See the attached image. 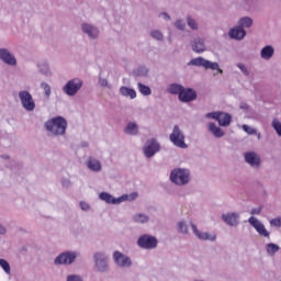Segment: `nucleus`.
Segmentation results:
<instances>
[{"label": "nucleus", "instance_id": "obj_22", "mask_svg": "<svg viewBox=\"0 0 281 281\" xmlns=\"http://www.w3.org/2000/svg\"><path fill=\"white\" fill-rule=\"evenodd\" d=\"M228 35L231 38H234L235 41H243V38L247 36V32L245 31V29L240 26H235L229 30Z\"/></svg>", "mask_w": 281, "mask_h": 281}, {"label": "nucleus", "instance_id": "obj_14", "mask_svg": "<svg viewBox=\"0 0 281 281\" xmlns=\"http://www.w3.org/2000/svg\"><path fill=\"white\" fill-rule=\"evenodd\" d=\"M81 32L88 36L90 41H98V38H100V29L89 22L81 24Z\"/></svg>", "mask_w": 281, "mask_h": 281}, {"label": "nucleus", "instance_id": "obj_24", "mask_svg": "<svg viewBox=\"0 0 281 281\" xmlns=\"http://www.w3.org/2000/svg\"><path fill=\"white\" fill-rule=\"evenodd\" d=\"M37 69L40 71V74H42L46 78H52L53 72H52V68L49 67V63H47V60L38 61Z\"/></svg>", "mask_w": 281, "mask_h": 281}, {"label": "nucleus", "instance_id": "obj_19", "mask_svg": "<svg viewBox=\"0 0 281 281\" xmlns=\"http://www.w3.org/2000/svg\"><path fill=\"white\" fill-rule=\"evenodd\" d=\"M86 166L90 172H102V161H100V159L97 157H88Z\"/></svg>", "mask_w": 281, "mask_h": 281}, {"label": "nucleus", "instance_id": "obj_18", "mask_svg": "<svg viewBox=\"0 0 281 281\" xmlns=\"http://www.w3.org/2000/svg\"><path fill=\"white\" fill-rule=\"evenodd\" d=\"M94 262L98 271L101 273H104V271L109 270V261L106 260V257L102 252H95L94 256Z\"/></svg>", "mask_w": 281, "mask_h": 281}, {"label": "nucleus", "instance_id": "obj_51", "mask_svg": "<svg viewBox=\"0 0 281 281\" xmlns=\"http://www.w3.org/2000/svg\"><path fill=\"white\" fill-rule=\"evenodd\" d=\"M241 109H247V105H241Z\"/></svg>", "mask_w": 281, "mask_h": 281}, {"label": "nucleus", "instance_id": "obj_40", "mask_svg": "<svg viewBox=\"0 0 281 281\" xmlns=\"http://www.w3.org/2000/svg\"><path fill=\"white\" fill-rule=\"evenodd\" d=\"M150 36L154 37L156 41H164V34L160 33L159 30L151 31Z\"/></svg>", "mask_w": 281, "mask_h": 281}, {"label": "nucleus", "instance_id": "obj_3", "mask_svg": "<svg viewBox=\"0 0 281 281\" xmlns=\"http://www.w3.org/2000/svg\"><path fill=\"white\" fill-rule=\"evenodd\" d=\"M169 179L175 186H188L192 181V175L190 173V169L175 168L171 170Z\"/></svg>", "mask_w": 281, "mask_h": 281}, {"label": "nucleus", "instance_id": "obj_25", "mask_svg": "<svg viewBox=\"0 0 281 281\" xmlns=\"http://www.w3.org/2000/svg\"><path fill=\"white\" fill-rule=\"evenodd\" d=\"M125 135H131L132 137H135L139 135V125L135 122H128L126 126L124 127Z\"/></svg>", "mask_w": 281, "mask_h": 281}, {"label": "nucleus", "instance_id": "obj_21", "mask_svg": "<svg viewBox=\"0 0 281 281\" xmlns=\"http://www.w3.org/2000/svg\"><path fill=\"white\" fill-rule=\"evenodd\" d=\"M180 102H192L196 100V91L190 88H182V92H180Z\"/></svg>", "mask_w": 281, "mask_h": 281}, {"label": "nucleus", "instance_id": "obj_46", "mask_svg": "<svg viewBox=\"0 0 281 281\" xmlns=\"http://www.w3.org/2000/svg\"><path fill=\"white\" fill-rule=\"evenodd\" d=\"M61 186L63 188H71V180L69 178H63Z\"/></svg>", "mask_w": 281, "mask_h": 281}, {"label": "nucleus", "instance_id": "obj_10", "mask_svg": "<svg viewBox=\"0 0 281 281\" xmlns=\"http://www.w3.org/2000/svg\"><path fill=\"white\" fill-rule=\"evenodd\" d=\"M80 256V252L78 251H65L59 254L55 260L54 265L60 266V265H74L76 262V258Z\"/></svg>", "mask_w": 281, "mask_h": 281}, {"label": "nucleus", "instance_id": "obj_49", "mask_svg": "<svg viewBox=\"0 0 281 281\" xmlns=\"http://www.w3.org/2000/svg\"><path fill=\"white\" fill-rule=\"evenodd\" d=\"M8 231L4 228V226H2L1 224H0V234L1 235H3V234H5Z\"/></svg>", "mask_w": 281, "mask_h": 281}, {"label": "nucleus", "instance_id": "obj_37", "mask_svg": "<svg viewBox=\"0 0 281 281\" xmlns=\"http://www.w3.org/2000/svg\"><path fill=\"white\" fill-rule=\"evenodd\" d=\"M272 128L276 131L277 135L281 137V121L279 119L272 120Z\"/></svg>", "mask_w": 281, "mask_h": 281}, {"label": "nucleus", "instance_id": "obj_7", "mask_svg": "<svg viewBox=\"0 0 281 281\" xmlns=\"http://www.w3.org/2000/svg\"><path fill=\"white\" fill-rule=\"evenodd\" d=\"M82 85H85L82 79L74 78L67 81V83L63 87V91L66 93V95L74 98V95H76L78 91L82 89Z\"/></svg>", "mask_w": 281, "mask_h": 281}, {"label": "nucleus", "instance_id": "obj_2", "mask_svg": "<svg viewBox=\"0 0 281 281\" xmlns=\"http://www.w3.org/2000/svg\"><path fill=\"white\" fill-rule=\"evenodd\" d=\"M139 196V193L132 192L130 194H123L119 198L113 196L109 192H101L99 193V200L103 201L108 205H121V203H126V201H135Z\"/></svg>", "mask_w": 281, "mask_h": 281}, {"label": "nucleus", "instance_id": "obj_6", "mask_svg": "<svg viewBox=\"0 0 281 281\" xmlns=\"http://www.w3.org/2000/svg\"><path fill=\"white\" fill-rule=\"evenodd\" d=\"M18 98L24 111L32 113V111L36 109V101H34V97H32V93H30V91L21 90L18 93Z\"/></svg>", "mask_w": 281, "mask_h": 281}, {"label": "nucleus", "instance_id": "obj_16", "mask_svg": "<svg viewBox=\"0 0 281 281\" xmlns=\"http://www.w3.org/2000/svg\"><path fill=\"white\" fill-rule=\"evenodd\" d=\"M248 223L249 225H251V227H254V229H256L259 236H262L263 238H269L270 236L269 231H267V227H265V224H262V222H260L258 217H255V216L249 217Z\"/></svg>", "mask_w": 281, "mask_h": 281}, {"label": "nucleus", "instance_id": "obj_34", "mask_svg": "<svg viewBox=\"0 0 281 281\" xmlns=\"http://www.w3.org/2000/svg\"><path fill=\"white\" fill-rule=\"evenodd\" d=\"M239 27L244 30V27H251L254 25V20L249 16H244L238 21Z\"/></svg>", "mask_w": 281, "mask_h": 281}, {"label": "nucleus", "instance_id": "obj_48", "mask_svg": "<svg viewBox=\"0 0 281 281\" xmlns=\"http://www.w3.org/2000/svg\"><path fill=\"white\" fill-rule=\"evenodd\" d=\"M260 212H262V207L259 206V207L252 209L250 211V214H252V216H255V215L260 214Z\"/></svg>", "mask_w": 281, "mask_h": 281}, {"label": "nucleus", "instance_id": "obj_12", "mask_svg": "<svg viewBox=\"0 0 281 281\" xmlns=\"http://www.w3.org/2000/svg\"><path fill=\"white\" fill-rule=\"evenodd\" d=\"M0 60L8 67H16L19 65V60L16 56L9 48L1 47L0 48Z\"/></svg>", "mask_w": 281, "mask_h": 281}, {"label": "nucleus", "instance_id": "obj_44", "mask_svg": "<svg viewBox=\"0 0 281 281\" xmlns=\"http://www.w3.org/2000/svg\"><path fill=\"white\" fill-rule=\"evenodd\" d=\"M271 227H281V217H276L270 221Z\"/></svg>", "mask_w": 281, "mask_h": 281}, {"label": "nucleus", "instance_id": "obj_36", "mask_svg": "<svg viewBox=\"0 0 281 281\" xmlns=\"http://www.w3.org/2000/svg\"><path fill=\"white\" fill-rule=\"evenodd\" d=\"M0 267L7 273V276H10L11 273V268H10V262L5 259H0Z\"/></svg>", "mask_w": 281, "mask_h": 281}, {"label": "nucleus", "instance_id": "obj_30", "mask_svg": "<svg viewBox=\"0 0 281 281\" xmlns=\"http://www.w3.org/2000/svg\"><path fill=\"white\" fill-rule=\"evenodd\" d=\"M132 220L134 223H139L140 225H145V223H148L150 221V216L146 213H136L133 215Z\"/></svg>", "mask_w": 281, "mask_h": 281}, {"label": "nucleus", "instance_id": "obj_43", "mask_svg": "<svg viewBox=\"0 0 281 281\" xmlns=\"http://www.w3.org/2000/svg\"><path fill=\"white\" fill-rule=\"evenodd\" d=\"M79 206L82 212H89L91 210V204H89V202L81 201L79 202Z\"/></svg>", "mask_w": 281, "mask_h": 281}, {"label": "nucleus", "instance_id": "obj_50", "mask_svg": "<svg viewBox=\"0 0 281 281\" xmlns=\"http://www.w3.org/2000/svg\"><path fill=\"white\" fill-rule=\"evenodd\" d=\"M254 135H257V139H261V137H262V135L258 132H257V134H254Z\"/></svg>", "mask_w": 281, "mask_h": 281}, {"label": "nucleus", "instance_id": "obj_17", "mask_svg": "<svg viewBox=\"0 0 281 281\" xmlns=\"http://www.w3.org/2000/svg\"><path fill=\"white\" fill-rule=\"evenodd\" d=\"M222 221L229 227H238L240 225V213L228 212L222 215Z\"/></svg>", "mask_w": 281, "mask_h": 281}, {"label": "nucleus", "instance_id": "obj_42", "mask_svg": "<svg viewBox=\"0 0 281 281\" xmlns=\"http://www.w3.org/2000/svg\"><path fill=\"white\" fill-rule=\"evenodd\" d=\"M175 27L177 30H181L183 32V30H186V21L183 20H177L175 23H173Z\"/></svg>", "mask_w": 281, "mask_h": 281}, {"label": "nucleus", "instance_id": "obj_8", "mask_svg": "<svg viewBox=\"0 0 281 281\" xmlns=\"http://www.w3.org/2000/svg\"><path fill=\"white\" fill-rule=\"evenodd\" d=\"M112 258L114 260V265L120 269H131V267H133V260L131 257L122 251L115 250Z\"/></svg>", "mask_w": 281, "mask_h": 281}, {"label": "nucleus", "instance_id": "obj_26", "mask_svg": "<svg viewBox=\"0 0 281 281\" xmlns=\"http://www.w3.org/2000/svg\"><path fill=\"white\" fill-rule=\"evenodd\" d=\"M192 49L193 52H196V54H203V52L206 49L205 40L201 37L195 38L192 44Z\"/></svg>", "mask_w": 281, "mask_h": 281}, {"label": "nucleus", "instance_id": "obj_45", "mask_svg": "<svg viewBox=\"0 0 281 281\" xmlns=\"http://www.w3.org/2000/svg\"><path fill=\"white\" fill-rule=\"evenodd\" d=\"M238 69H240L241 74H244V76H248L249 75V70L247 69V66H245V64H237Z\"/></svg>", "mask_w": 281, "mask_h": 281}, {"label": "nucleus", "instance_id": "obj_32", "mask_svg": "<svg viewBox=\"0 0 281 281\" xmlns=\"http://www.w3.org/2000/svg\"><path fill=\"white\" fill-rule=\"evenodd\" d=\"M266 251L268 254V256H276V254H278V251H280V246H278V244H267L266 245Z\"/></svg>", "mask_w": 281, "mask_h": 281}, {"label": "nucleus", "instance_id": "obj_31", "mask_svg": "<svg viewBox=\"0 0 281 281\" xmlns=\"http://www.w3.org/2000/svg\"><path fill=\"white\" fill-rule=\"evenodd\" d=\"M168 93H171L172 95H181V92L183 91V86L179 83H172L167 89Z\"/></svg>", "mask_w": 281, "mask_h": 281}, {"label": "nucleus", "instance_id": "obj_4", "mask_svg": "<svg viewBox=\"0 0 281 281\" xmlns=\"http://www.w3.org/2000/svg\"><path fill=\"white\" fill-rule=\"evenodd\" d=\"M189 67H203L204 69H211L212 71H217L214 74L223 75V69H221V65L216 61H210L203 57L193 58L188 63Z\"/></svg>", "mask_w": 281, "mask_h": 281}, {"label": "nucleus", "instance_id": "obj_35", "mask_svg": "<svg viewBox=\"0 0 281 281\" xmlns=\"http://www.w3.org/2000/svg\"><path fill=\"white\" fill-rule=\"evenodd\" d=\"M41 89H43L45 98H50L52 97V86H49V83L42 82L41 83Z\"/></svg>", "mask_w": 281, "mask_h": 281}, {"label": "nucleus", "instance_id": "obj_38", "mask_svg": "<svg viewBox=\"0 0 281 281\" xmlns=\"http://www.w3.org/2000/svg\"><path fill=\"white\" fill-rule=\"evenodd\" d=\"M241 128L247 135H258V130L256 127H251L247 124L241 125Z\"/></svg>", "mask_w": 281, "mask_h": 281}, {"label": "nucleus", "instance_id": "obj_11", "mask_svg": "<svg viewBox=\"0 0 281 281\" xmlns=\"http://www.w3.org/2000/svg\"><path fill=\"white\" fill-rule=\"evenodd\" d=\"M158 243L157 237L149 234L142 235L137 239V245L140 249H157Z\"/></svg>", "mask_w": 281, "mask_h": 281}, {"label": "nucleus", "instance_id": "obj_9", "mask_svg": "<svg viewBox=\"0 0 281 281\" xmlns=\"http://www.w3.org/2000/svg\"><path fill=\"white\" fill-rule=\"evenodd\" d=\"M190 227L195 236V238H198L199 240H206L209 243H216V238L217 235L215 232H203L200 231L199 227H196V224H194V222H190Z\"/></svg>", "mask_w": 281, "mask_h": 281}, {"label": "nucleus", "instance_id": "obj_29", "mask_svg": "<svg viewBox=\"0 0 281 281\" xmlns=\"http://www.w3.org/2000/svg\"><path fill=\"white\" fill-rule=\"evenodd\" d=\"M207 128L214 137L221 138L225 136V132L214 123H209Z\"/></svg>", "mask_w": 281, "mask_h": 281}, {"label": "nucleus", "instance_id": "obj_20", "mask_svg": "<svg viewBox=\"0 0 281 281\" xmlns=\"http://www.w3.org/2000/svg\"><path fill=\"white\" fill-rule=\"evenodd\" d=\"M245 161L249 164L251 168H260V164H262L260 156L256 154V151H247L245 154Z\"/></svg>", "mask_w": 281, "mask_h": 281}, {"label": "nucleus", "instance_id": "obj_5", "mask_svg": "<svg viewBox=\"0 0 281 281\" xmlns=\"http://www.w3.org/2000/svg\"><path fill=\"white\" fill-rule=\"evenodd\" d=\"M169 139L171 144H173V146H176L177 148H188V144H186V134L183 133L181 127H179V125L173 126L172 132L169 135Z\"/></svg>", "mask_w": 281, "mask_h": 281}, {"label": "nucleus", "instance_id": "obj_23", "mask_svg": "<svg viewBox=\"0 0 281 281\" xmlns=\"http://www.w3.org/2000/svg\"><path fill=\"white\" fill-rule=\"evenodd\" d=\"M276 56V47L273 45H266L260 50V58L262 60H271Z\"/></svg>", "mask_w": 281, "mask_h": 281}, {"label": "nucleus", "instance_id": "obj_1", "mask_svg": "<svg viewBox=\"0 0 281 281\" xmlns=\"http://www.w3.org/2000/svg\"><path fill=\"white\" fill-rule=\"evenodd\" d=\"M44 126L49 135H53L54 137H64L69 124L67 123V119L64 116H54L46 121Z\"/></svg>", "mask_w": 281, "mask_h": 281}, {"label": "nucleus", "instance_id": "obj_41", "mask_svg": "<svg viewBox=\"0 0 281 281\" xmlns=\"http://www.w3.org/2000/svg\"><path fill=\"white\" fill-rule=\"evenodd\" d=\"M187 23L191 30H199V23H196V20L188 18Z\"/></svg>", "mask_w": 281, "mask_h": 281}, {"label": "nucleus", "instance_id": "obj_47", "mask_svg": "<svg viewBox=\"0 0 281 281\" xmlns=\"http://www.w3.org/2000/svg\"><path fill=\"white\" fill-rule=\"evenodd\" d=\"M159 19H162L164 21H170V15L167 12L159 13Z\"/></svg>", "mask_w": 281, "mask_h": 281}, {"label": "nucleus", "instance_id": "obj_39", "mask_svg": "<svg viewBox=\"0 0 281 281\" xmlns=\"http://www.w3.org/2000/svg\"><path fill=\"white\" fill-rule=\"evenodd\" d=\"M103 71L99 74V85L100 87H105L108 89H111V85L109 83V80L106 78L102 77Z\"/></svg>", "mask_w": 281, "mask_h": 281}, {"label": "nucleus", "instance_id": "obj_28", "mask_svg": "<svg viewBox=\"0 0 281 281\" xmlns=\"http://www.w3.org/2000/svg\"><path fill=\"white\" fill-rule=\"evenodd\" d=\"M176 229L178 234L188 235L190 234V223L186 220H181L177 223Z\"/></svg>", "mask_w": 281, "mask_h": 281}, {"label": "nucleus", "instance_id": "obj_13", "mask_svg": "<svg viewBox=\"0 0 281 281\" xmlns=\"http://www.w3.org/2000/svg\"><path fill=\"white\" fill-rule=\"evenodd\" d=\"M161 146L159 145V142L155 138H150L145 143V146L143 148L145 157L150 159V157H155L157 153H159Z\"/></svg>", "mask_w": 281, "mask_h": 281}, {"label": "nucleus", "instance_id": "obj_33", "mask_svg": "<svg viewBox=\"0 0 281 281\" xmlns=\"http://www.w3.org/2000/svg\"><path fill=\"white\" fill-rule=\"evenodd\" d=\"M137 89H138L139 93L145 97L151 95V93H153V90L150 89V87H148L142 82L137 83Z\"/></svg>", "mask_w": 281, "mask_h": 281}, {"label": "nucleus", "instance_id": "obj_15", "mask_svg": "<svg viewBox=\"0 0 281 281\" xmlns=\"http://www.w3.org/2000/svg\"><path fill=\"white\" fill-rule=\"evenodd\" d=\"M209 120H216L220 126H229L232 124V115L225 112H210L206 114Z\"/></svg>", "mask_w": 281, "mask_h": 281}, {"label": "nucleus", "instance_id": "obj_27", "mask_svg": "<svg viewBox=\"0 0 281 281\" xmlns=\"http://www.w3.org/2000/svg\"><path fill=\"white\" fill-rule=\"evenodd\" d=\"M119 91L123 98H130V100H135V98H137V91H135L133 88L122 86Z\"/></svg>", "mask_w": 281, "mask_h": 281}]
</instances>
